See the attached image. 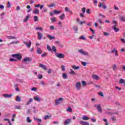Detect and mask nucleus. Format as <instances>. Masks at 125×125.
<instances>
[{
	"label": "nucleus",
	"mask_w": 125,
	"mask_h": 125,
	"mask_svg": "<svg viewBox=\"0 0 125 125\" xmlns=\"http://www.w3.org/2000/svg\"><path fill=\"white\" fill-rule=\"evenodd\" d=\"M78 52L82 55H84V56H89L88 53L86 51H84L83 49H79Z\"/></svg>",
	"instance_id": "f257e3e1"
},
{
	"label": "nucleus",
	"mask_w": 125,
	"mask_h": 125,
	"mask_svg": "<svg viewBox=\"0 0 125 125\" xmlns=\"http://www.w3.org/2000/svg\"><path fill=\"white\" fill-rule=\"evenodd\" d=\"M113 23H114V25L112 27V29H113L114 31L116 32H119L120 31V29L116 28L117 26H118V24H117V21H113Z\"/></svg>",
	"instance_id": "f03ea898"
},
{
	"label": "nucleus",
	"mask_w": 125,
	"mask_h": 125,
	"mask_svg": "<svg viewBox=\"0 0 125 125\" xmlns=\"http://www.w3.org/2000/svg\"><path fill=\"white\" fill-rule=\"evenodd\" d=\"M12 57H15V58H17V59L19 61H21L22 59V56L20 55V54H12Z\"/></svg>",
	"instance_id": "7ed1b4c3"
},
{
	"label": "nucleus",
	"mask_w": 125,
	"mask_h": 125,
	"mask_svg": "<svg viewBox=\"0 0 125 125\" xmlns=\"http://www.w3.org/2000/svg\"><path fill=\"white\" fill-rule=\"evenodd\" d=\"M55 56H56V57H57L58 58H60V59H63V58H65V55L62 53H56Z\"/></svg>",
	"instance_id": "20e7f679"
},
{
	"label": "nucleus",
	"mask_w": 125,
	"mask_h": 125,
	"mask_svg": "<svg viewBox=\"0 0 125 125\" xmlns=\"http://www.w3.org/2000/svg\"><path fill=\"white\" fill-rule=\"evenodd\" d=\"M63 101V98H60L59 99H57L56 100L55 105L57 106V105H59L61 102Z\"/></svg>",
	"instance_id": "39448f33"
},
{
	"label": "nucleus",
	"mask_w": 125,
	"mask_h": 125,
	"mask_svg": "<svg viewBox=\"0 0 125 125\" xmlns=\"http://www.w3.org/2000/svg\"><path fill=\"white\" fill-rule=\"evenodd\" d=\"M95 108H97L98 111H99V113H102V108H101V104H95Z\"/></svg>",
	"instance_id": "423d86ee"
},
{
	"label": "nucleus",
	"mask_w": 125,
	"mask_h": 125,
	"mask_svg": "<svg viewBox=\"0 0 125 125\" xmlns=\"http://www.w3.org/2000/svg\"><path fill=\"white\" fill-rule=\"evenodd\" d=\"M75 87L77 90H80L81 89V82H77L76 83Z\"/></svg>",
	"instance_id": "0eeeda50"
},
{
	"label": "nucleus",
	"mask_w": 125,
	"mask_h": 125,
	"mask_svg": "<svg viewBox=\"0 0 125 125\" xmlns=\"http://www.w3.org/2000/svg\"><path fill=\"white\" fill-rule=\"evenodd\" d=\"M23 42L24 44H25L28 47V48H30V47H31V44H32V42L31 41H29L28 44L27 41H23Z\"/></svg>",
	"instance_id": "6e6552de"
},
{
	"label": "nucleus",
	"mask_w": 125,
	"mask_h": 125,
	"mask_svg": "<svg viewBox=\"0 0 125 125\" xmlns=\"http://www.w3.org/2000/svg\"><path fill=\"white\" fill-rule=\"evenodd\" d=\"M92 79H93V80H96V81H98V80H99V79H100V78H99V76L96 75V74H93L92 76Z\"/></svg>",
	"instance_id": "1a4fd4ad"
},
{
	"label": "nucleus",
	"mask_w": 125,
	"mask_h": 125,
	"mask_svg": "<svg viewBox=\"0 0 125 125\" xmlns=\"http://www.w3.org/2000/svg\"><path fill=\"white\" fill-rule=\"evenodd\" d=\"M71 122H72V120L71 119H67L65 121V122H64V125H69V124H70Z\"/></svg>",
	"instance_id": "9d476101"
},
{
	"label": "nucleus",
	"mask_w": 125,
	"mask_h": 125,
	"mask_svg": "<svg viewBox=\"0 0 125 125\" xmlns=\"http://www.w3.org/2000/svg\"><path fill=\"white\" fill-rule=\"evenodd\" d=\"M37 35H38V39L39 40H41L42 39V37L43 36V35L40 32H38L37 33Z\"/></svg>",
	"instance_id": "9b49d317"
},
{
	"label": "nucleus",
	"mask_w": 125,
	"mask_h": 125,
	"mask_svg": "<svg viewBox=\"0 0 125 125\" xmlns=\"http://www.w3.org/2000/svg\"><path fill=\"white\" fill-rule=\"evenodd\" d=\"M34 99L35 100V101H38V102H41V101H42V98L39 96L34 97Z\"/></svg>",
	"instance_id": "f8f14e48"
},
{
	"label": "nucleus",
	"mask_w": 125,
	"mask_h": 125,
	"mask_svg": "<svg viewBox=\"0 0 125 125\" xmlns=\"http://www.w3.org/2000/svg\"><path fill=\"white\" fill-rule=\"evenodd\" d=\"M3 96L4 97V98H11L12 97V94H5L3 95Z\"/></svg>",
	"instance_id": "ddd939ff"
},
{
	"label": "nucleus",
	"mask_w": 125,
	"mask_h": 125,
	"mask_svg": "<svg viewBox=\"0 0 125 125\" xmlns=\"http://www.w3.org/2000/svg\"><path fill=\"white\" fill-rule=\"evenodd\" d=\"M80 124L82 125H89V123H88V122H84L83 121H80Z\"/></svg>",
	"instance_id": "4468645a"
},
{
	"label": "nucleus",
	"mask_w": 125,
	"mask_h": 125,
	"mask_svg": "<svg viewBox=\"0 0 125 125\" xmlns=\"http://www.w3.org/2000/svg\"><path fill=\"white\" fill-rule=\"evenodd\" d=\"M36 52L38 53V54H42V50L40 49V48L38 47L37 50H36Z\"/></svg>",
	"instance_id": "2eb2a0df"
},
{
	"label": "nucleus",
	"mask_w": 125,
	"mask_h": 125,
	"mask_svg": "<svg viewBox=\"0 0 125 125\" xmlns=\"http://www.w3.org/2000/svg\"><path fill=\"white\" fill-rule=\"evenodd\" d=\"M7 39H8L9 40H16V37L15 36H7Z\"/></svg>",
	"instance_id": "dca6fc26"
},
{
	"label": "nucleus",
	"mask_w": 125,
	"mask_h": 125,
	"mask_svg": "<svg viewBox=\"0 0 125 125\" xmlns=\"http://www.w3.org/2000/svg\"><path fill=\"white\" fill-rule=\"evenodd\" d=\"M24 62H31V59L29 57L25 58L23 59Z\"/></svg>",
	"instance_id": "f3484780"
},
{
	"label": "nucleus",
	"mask_w": 125,
	"mask_h": 125,
	"mask_svg": "<svg viewBox=\"0 0 125 125\" xmlns=\"http://www.w3.org/2000/svg\"><path fill=\"white\" fill-rule=\"evenodd\" d=\"M40 68H42V69H43V70H46V66H45L44 65L42 64H40L39 65Z\"/></svg>",
	"instance_id": "a211bd4d"
},
{
	"label": "nucleus",
	"mask_w": 125,
	"mask_h": 125,
	"mask_svg": "<svg viewBox=\"0 0 125 125\" xmlns=\"http://www.w3.org/2000/svg\"><path fill=\"white\" fill-rule=\"evenodd\" d=\"M34 121H36L37 123H42V119L37 118L36 117H33Z\"/></svg>",
	"instance_id": "6ab92c4d"
},
{
	"label": "nucleus",
	"mask_w": 125,
	"mask_h": 125,
	"mask_svg": "<svg viewBox=\"0 0 125 125\" xmlns=\"http://www.w3.org/2000/svg\"><path fill=\"white\" fill-rule=\"evenodd\" d=\"M33 13H34V14H39L40 11L38 9H35L33 11Z\"/></svg>",
	"instance_id": "aec40b11"
},
{
	"label": "nucleus",
	"mask_w": 125,
	"mask_h": 125,
	"mask_svg": "<svg viewBox=\"0 0 125 125\" xmlns=\"http://www.w3.org/2000/svg\"><path fill=\"white\" fill-rule=\"evenodd\" d=\"M72 69L74 70H78V69H80V66H76L75 65H73L72 66Z\"/></svg>",
	"instance_id": "412c9836"
},
{
	"label": "nucleus",
	"mask_w": 125,
	"mask_h": 125,
	"mask_svg": "<svg viewBox=\"0 0 125 125\" xmlns=\"http://www.w3.org/2000/svg\"><path fill=\"white\" fill-rule=\"evenodd\" d=\"M59 18L61 20H63L65 18V14L63 13L62 15L59 16Z\"/></svg>",
	"instance_id": "4be33fe9"
},
{
	"label": "nucleus",
	"mask_w": 125,
	"mask_h": 125,
	"mask_svg": "<svg viewBox=\"0 0 125 125\" xmlns=\"http://www.w3.org/2000/svg\"><path fill=\"white\" fill-rule=\"evenodd\" d=\"M82 119L83 120V121H88V120H89V117H88L87 116H83L82 117Z\"/></svg>",
	"instance_id": "5701e85b"
},
{
	"label": "nucleus",
	"mask_w": 125,
	"mask_h": 125,
	"mask_svg": "<svg viewBox=\"0 0 125 125\" xmlns=\"http://www.w3.org/2000/svg\"><path fill=\"white\" fill-rule=\"evenodd\" d=\"M15 109H16L17 110H22V106H18V105H15Z\"/></svg>",
	"instance_id": "b1692460"
},
{
	"label": "nucleus",
	"mask_w": 125,
	"mask_h": 125,
	"mask_svg": "<svg viewBox=\"0 0 125 125\" xmlns=\"http://www.w3.org/2000/svg\"><path fill=\"white\" fill-rule=\"evenodd\" d=\"M32 102H33V99H32V98H31V99H30L29 100V101H28L27 103H26V105H30V104L31 103H32Z\"/></svg>",
	"instance_id": "393cba45"
},
{
	"label": "nucleus",
	"mask_w": 125,
	"mask_h": 125,
	"mask_svg": "<svg viewBox=\"0 0 125 125\" xmlns=\"http://www.w3.org/2000/svg\"><path fill=\"white\" fill-rule=\"evenodd\" d=\"M16 101H17V102H21V98H20V97L19 96H17L16 97Z\"/></svg>",
	"instance_id": "a878e982"
},
{
	"label": "nucleus",
	"mask_w": 125,
	"mask_h": 125,
	"mask_svg": "<svg viewBox=\"0 0 125 125\" xmlns=\"http://www.w3.org/2000/svg\"><path fill=\"white\" fill-rule=\"evenodd\" d=\"M47 37L49 39H50V40L51 41L52 40H53L54 39H55V37L52 36L50 35H47Z\"/></svg>",
	"instance_id": "bb28decb"
},
{
	"label": "nucleus",
	"mask_w": 125,
	"mask_h": 125,
	"mask_svg": "<svg viewBox=\"0 0 125 125\" xmlns=\"http://www.w3.org/2000/svg\"><path fill=\"white\" fill-rule=\"evenodd\" d=\"M62 78L66 80V79H68V75L66 73H63L62 74Z\"/></svg>",
	"instance_id": "cd10ccee"
},
{
	"label": "nucleus",
	"mask_w": 125,
	"mask_h": 125,
	"mask_svg": "<svg viewBox=\"0 0 125 125\" xmlns=\"http://www.w3.org/2000/svg\"><path fill=\"white\" fill-rule=\"evenodd\" d=\"M69 74H70V75H77V73H76V72H75V71H74V70H73L72 69H70Z\"/></svg>",
	"instance_id": "c85d7f7f"
},
{
	"label": "nucleus",
	"mask_w": 125,
	"mask_h": 125,
	"mask_svg": "<svg viewBox=\"0 0 125 125\" xmlns=\"http://www.w3.org/2000/svg\"><path fill=\"white\" fill-rule=\"evenodd\" d=\"M120 19L122 22H125V17L124 16H121L120 17Z\"/></svg>",
	"instance_id": "c756f323"
},
{
	"label": "nucleus",
	"mask_w": 125,
	"mask_h": 125,
	"mask_svg": "<svg viewBox=\"0 0 125 125\" xmlns=\"http://www.w3.org/2000/svg\"><path fill=\"white\" fill-rule=\"evenodd\" d=\"M18 60H15L12 58H10V62H17Z\"/></svg>",
	"instance_id": "7c9ffc66"
},
{
	"label": "nucleus",
	"mask_w": 125,
	"mask_h": 125,
	"mask_svg": "<svg viewBox=\"0 0 125 125\" xmlns=\"http://www.w3.org/2000/svg\"><path fill=\"white\" fill-rule=\"evenodd\" d=\"M29 18H30V16H29V15H27L25 19H24L23 21L24 22H26L28 21V20L29 19Z\"/></svg>",
	"instance_id": "2f4dec72"
},
{
	"label": "nucleus",
	"mask_w": 125,
	"mask_h": 125,
	"mask_svg": "<svg viewBox=\"0 0 125 125\" xmlns=\"http://www.w3.org/2000/svg\"><path fill=\"white\" fill-rule=\"evenodd\" d=\"M74 31H75V33L77 34V33H78V27L77 26H73V27Z\"/></svg>",
	"instance_id": "473e14b6"
},
{
	"label": "nucleus",
	"mask_w": 125,
	"mask_h": 125,
	"mask_svg": "<svg viewBox=\"0 0 125 125\" xmlns=\"http://www.w3.org/2000/svg\"><path fill=\"white\" fill-rule=\"evenodd\" d=\"M119 83H125V80L123 79H121L119 81Z\"/></svg>",
	"instance_id": "72a5a7b5"
},
{
	"label": "nucleus",
	"mask_w": 125,
	"mask_h": 125,
	"mask_svg": "<svg viewBox=\"0 0 125 125\" xmlns=\"http://www.w3.org/2000/svg\"><path fill=\"white\" fill-rule=\"evenodd\" d=\"M38 19H39V18L38 17V16H34V20L35 22H37V21H38Z\"/></svg>",
	"instance_id": "f704fd0d"
},
{
	"label": "nucleus",
	"mask_w": 125,
	"mask_h": 125,
	"mask_svg": "<svg viewBox=\"0 0 125 125\" xmlns=\"http://www.w3.org/2000/svg\"><path fill=\"white\" fill-rule=\"evenodd\" d=\"M54 14H59L60 13H61V11H57L55 10H54Z\"/></svg>",
	"instance_id": "c9c22d12"
},
{
	"label": "nucleus",
	"mask_w": 125,
	"mask_h": 125,
	"mask_svg": "<svg viewBox=\"0 0 125 125\" xmlns=\"http://www.w3.org/2000/svg\"><path fill=\"white\" fill-rule=\"evenodd\" d=\"M47 49H48V50H49V51H52V49H51V47H50V46H49V45H47Z\"/></svg>",
	"instance_id": "e433bc0d"
},
{
	"label": "nucleus",
	"mask_w": 125,
	"mask_h": 125,
	"mask_svg": "<svg viewBox=\"0 0 125 125\" xmlns=\"http://www.w3.org/2000/svg\"><path fill=\"white\" fill-rule=\"evenodd\" d=\"M52 49L53 50V51L55 52V53H56V47H55V46H53L52 47Z\"/></svg>",
	"instance_id": "4c0bfd02"
},
{
	"label": "nucleus",
	"mask_w": 125,
	"mask_h": 125,
	"mask_svg": "<svg viewBox=\"0 0 125 125\" xmlns=\"http://www.w3.org/2000/svg\"><path fill=\"white\" fill-rule=\"evenodd\" d=\"M51 21L52 23H54V22H56V19L55 18H51Z\"/></svg>",
	"instance_id": "58836bf2"
},
{
	"label": "nucleus",
	"mask_w": 125,
	"mask_h": 125,
	"mask_svg": "<svg viewBox=\"0 0 125 125\" xmlns=\"http://www.w3.org/2000/svg\"><path fill=\"white\" fill-rule=\"evenodd\" d=\"M82 83L83 86H85V85H86V82H85L84 81H82Z\"/></svg>",
	"instance_id": "ea45409f"
},
{
	"label": "nucleus",
	"mask_w": 125,
	"mask_h": 125,
	"mask_svg": "<svg viewBox=\"0 0 125 125\" xmlns=\"http://www.w3.org/2000/svg\"><path fill=\"white\" fill-rule=\"evenodd\" d=\"M113 71L117 70V64H114L112 66Z\"/></svg>",
	"instance_id": "a19ab883"
},
{
	"label": "nucleus",
	"mask_w": 125,
	"mask_h": 125,
	"mask_svg": "<svg viewBox=\"0 0 125 125\" xmlns=\"http://www.w3.org/2000/svg\"><path fill=\"white\" fill-rule=\"evenodd\" d=\"M26 121L27 123H32V120L30 119V117H27L26 118Z\"/></svg>",
	"instance_id": "79ce46f5"
},
{
	"label": "nucleus",
	"mask_w": 125,
	"mask_h": 125,
	"mask_svg": "<svg viewBox=\"0 0 125 125\" xmlns=\"http://www.w3.org/2000/svg\"><path fill=\"white\" fill-rule=\"evenodd\" d=\"M48 7H54L55 6V3H52L51 4L49 5Z\"/></svg>",
	"instance_id": "37998d69"
},
{
	"label": "nucleus",
	"mask_w": 125,
	"mask_h": 125,
	"mask_svg": "<svg viewBox=\"0 0 125 125\" xmlns=\"http://www.w3.org/2000/svg\"><path fill=\"white\" fill-rule=\"evenodd\" d=\"M42 75L39 74L38 75V79H39V80H41V79H42Z\"/></svg>",
	"instance_id": "c03bdc74"
},
{
	"label": "nucleus",
	"mask_w": 125,
	"mask_h": 125,
	"mask_svg": "<svg viewBox=\"0 0 125 125\" xmlns=\"http://www.w3.org/2000/svg\"><path fill=\"white\" fill-rule=\"evenodd\" d=\"M102 7L103 8H104V9H106V8H107V6L104 3H103L102 5Z\"/></svg>",
	"instance_id": "a18cd8bd"
},
{
	"label": "nucleus",
	"mask_w": 125,
	"mask_h": 125,
	"mask_svg": "<svg viewBox=\"0 0 125 125\" xmlns=\"http://www.w3.org/2000/svg\"><path fill=\"white\" fill-rule=\"evenodd\" d=\"M82 64L83 66H84V67H85V66H86V65H87V62H82Z\"/></svg>",
	"instance_id": "49530a36"
},
{
	"label": "nucleus",
	"mask_w": 125,
	"mask_h": 125,
	"mask_svg": "<svg viewBox=\"0 0 125 125\" xmlns=\"http://www.w3.org/2000/svg\"><path fill=\"white\" fill-rule=\"evenodd\" d=\"M80 40H84V41H85L86 39L85 37H84V36L82 35L81 37L80 38Z\"/></svg>",
	"instance_id": "de8ad7c7"
},
{
	"label": "nucleus",
	"mask_w": 125,
	"mask_h": 125,
	"mask_svg": "<svg viewBox=\"0 0 125 125\" xmlns=\"http://www.w3.org/2000/svg\"><path fill=\"white\" fill-rule=\"evenodd\" d=\"M98 94L100 95V96H104V94L102 92H99Z\"/></svg>",
	"instance_id": "09e8293b"
},
{
	"label": "nucleus",
	"mask_w": 125,
	"mask_h": 125,
	"mask_svg": "<svg viewBox=\"0 0 125 125\" xmlns=\"http://www.w3.org/2000/svg\"><path fill=\"white\" fill-rule=\"evenodd\" d=\"M47 55V53H44L43 54L41 55L42 57H45Z\"/></svg>",
	"instance_id": "8fccbe9b"
},
{
	"label": "nucleus",
	"mask_w": 125,
	"mask_h": 125,
	"mask_svg": "<svg viewBox=\"0 0 125 125\" xmlns=\"http://www.w3.org/2000/svg\"><path fill=\"white\" fill-rule=\"evenodd\" d=\"M35 29H36V30H40L41 31H42V30H43V29H42V27H36L35 28Z\"/></svg>",
	"instance_id": "3c124183"
},
{
	"label": "nucleus",
	"mask_w": 125,
	"mask_h": 125,
	"mask_svg": "<svg viewBox=\"0 0 125 125\" xmlns=\"http://www.w3.org/2000/svg\"><path fill=\"white\" fill-rule=\"evenodd\" d=\"M19 42V41H16V42H12L10 44H14V43H18Z\"/></svg>",
	"instance_id": "603ef678"
},
{
	"label": "nucleus",
	"mask_w": 125,
	"mask_h": 125,
	"mask_svg": "<svg viewBox=\"0 0 125 125\" xmlns=\"http://www.w3.org/2000/svg\"><path fill=\"white\" fill-rule=\"evenodd\" d=\"M94 85L95 87H96L97 88H100V85H97L96 84H94Z\"/></svg>",
	"instance_id": "864d4df0"
},
{
	"label": "nucleus",
	"mask_w": 125,
	"mask_h": 125,
	"mask_svg": "<svg viewBox=\"0 0 125 125\" xmlns=\"http://www.w3.org/2000/svg\"><path fill=\"white\" fill-rule=\"evenodd\" d=\"M104 36H110V33L108 32H104Z\"/></svg>",
	"instance_id": "5fc2aeb1"
},
{
	"label": "nucleus",
	"mask_w": 125,
	"mask_h": 125,
	"mask_svg": "<svg viewBox=\"0 0 125 125\" xmlns=\"http://www.w3.org/2000/svg\"><path fill=\"white\" fill-rule=\"evenodd\" d=\"M0 9H4V6H3V5L0 4Z\"/></svg>",
	"instance_id": "6e6d98bb"
},
{
	"label": "nucleus",
	"mask_w": 125,
	"mask_h": 125,
	"mask_svg": "<svg viewBox=\"0 0 125 125\" xmlns=\"http://www.w3.org/2000/svg\"><path fill=\"white\" fill-rule=\"evenodd\" d=\"M115 89H118V90H122V88L119 87L118 86H115Z\"/></svg>",
	"instance_id": "4d7b16f0"
},
{
	"label": "nucleus",
	"mask_w": 125,
	"mask_h": 125,
	"mask_svg": "<svg viewBox=\"0 0 125 125\" xmlns=\"http://www.w3.org/2000/svg\"><path fill=\"white\" fill-rule=\"evenodd\" d=\"M50 30H54V26L53 25L50 26Z\"/></svg>",
	"instance_id": "13d9d810"
},
{
	"label": "nucleus",
	"mask_w": 125,
	"mask_h": 125,
	"mask_svg": "<svg viewBox=\"0 0 125 125\" xmlns=\"http://www.w3.org/2000/svg\"><path fill=\"white\" fill-rule=\"evenodd\" d=\"M67 112H72V108L68 107L67 109Z\"/></svg>",
	"instance_id": "bf43d9fd"
},
{
	"label": "nucleus",
	"mask_w": 125,
	"mask_h": 125,
	"mask_svg": "<svg viewBox=\"0 0 125 125\" xmlns=\"http://www.w3.org/2000/svg\"><path fill=\"white\" fill-rule=\"evenodd\" d=\"M111 53H114V52H118V50H116V49H113L112 50H111Z\"/></svg>",
	"instance_id": "052dcab7"
},
{
	"label": "nucleus",
	"mask_w": 125,
	"mask_h": 125,
	"mask_svg": "<svg viewBox=\"0 0 125 125\" xmlns=\"http://www.w3.org/2000/svg\"><path fill=\"white\" fill-rule=\"evenodd\" d=\"M47 119H49V116L48 115H46L44 118V119H45V120H47Z\"/></svg>",
	"instance_id": "680f3d73"
},
{
	"label": "nucleus",
	"mask_w": 125,
	"mask_h": 125,
	"mask_svg": "<svg viewBox=\"0 0 125 125\" xmlns=\"http://www.w3.org/2000/svg\"><path fill=\"white\" fill-rule=\"evenodd\" d=\"M111 120H112L113 122H115V121H116V117H115V116L112 117Z\"/></svg>",
	"instance_id": "e2e57ef3"
},
{
	"label": "nucleus",
	"mask_w": 125,
	"mask_h": 125,
	"mask_svg": "<svg viewBox=\"0 0 125 125\" xmlns=\"http://www.w3.org/2000/svg\"><path fill=\"white\" fill-rule=\"evenodd\" d=\"M90 31H91L92 32V33H93V35H94V34H95V32H94L93 29H92V28H90Z\"/></svg>",
	"instance_id": "0e129e2a"
},
{
	"label": "nucleus",
	"mask_w": 125,
	"mask_h": 125,
	"mask_svg": "<svg viewBox=\"0 0 125 125\" xmlns=\"http://www.w3.org/2000/svg\"><path fill=\"white\" fill-rule=\"evenodd\" d=\"M31 90H32V91H37V88L32 87V88L31 89Z\"/></svg>",
	"instance_id": "69168bd1"
},
{
	"label": "nucleus",
	"mask_w": 125,
	"mask_h": 125,
	"mask_svg": "<svg viewBox=\"0 0 125 125\" xmlns=\"http://www.w3.org/2000/svg\"><path fill=\"white\" fill-rule=\"evenodd\" d=\"M62 71H65V66L62 65Z\"/></svg>",
	"instance_id": "338daca9"
},
{
	"label": "nucleus",
	"mask_w": 125,
	"mask_h": 125,
	"mask_svg": "<svg viewBox=\"0 0 125 125\" xmlns=\"http://www.w3.org/2000/svg\"><path fill=\"white\" fill-rule=\"evenodd\" d=\"M82 10L83 13H85V7H83V8L82 9Z\"/></svg>",
	"instance_id": "774afa93"
}]
</instances>
